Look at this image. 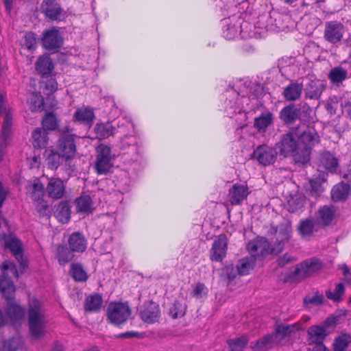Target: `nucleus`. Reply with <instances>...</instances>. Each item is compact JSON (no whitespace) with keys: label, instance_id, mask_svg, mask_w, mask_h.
<instances>
[{"label":"nucleus","instance_id":"obj_4","mask_svg":"<svg viewBox=\"0 0 351 351\" xmlns=\"http://www.w3.org/2000/svg\"><path fill=\"white\" fill-rule=\"evenodd\" d=\"M269 234L275 236L271 251L278 254L283 251L285 244L289 241L292 235V226L290 221L282 223L276 226L271 225Z\"/></svg>","mask_w":351,"mask_h":351},{"label":"nucleus","instance_id":"obj_50","mask_svg":"<svg viewBox=\"0 0 351 351\" xmlns=\"http://www.w3.org/2000/svg\"><path fill=\"white\" fill-rule=\"evenodd\" d=\"M254 262L248 258H241L237 265V271L239 274L243 276L249 274V271L253 268Z\"/></svg>","mask_w":351,"mask_h":351},{"label":"nucleus","instance_id":"obj_40","mask_svg":"<svg viewBox=\"0 0 351 351\" xmlns=\"http://www.w3.org/2000/svg\"><path fill=\"white\" fill-rule=\"evenodd\" d=\"M77 212L91 213L94 210L93 202L88 195H82L75 199Z\"/></svg>","mask_w":351,"mask_h":351},{"label":"nucleus","instance_id":"obj_55","mask_svg":"<svg viewBox=\"0 0 351 351\" xmlns=\"http://www.w3.org/2000/svg\"><path fill=\"white\" fill-rule=\"evenodd\" d=\"M324 180L321 177H317L309 180L311 194L317 195L324 191L322 184Z\"/></svg>","mask_w":351,"mask_h":351},{"label":"nucleus","instance_id":"obj_22","mask_svg":"<svg viewBox=\"0 0 351 351\" xmlns=\"http://www.w3.org/2000/svg\"><path fill=\"white\" fill-rule=\"evenodd\" d=\"M87 240L80 232L71 233L68 239V245L75 253H82L87 248Z\"/></svg>","mask_w":351,"mask_h":351},{"label":"nucleus","instance_id":"obj_41","mask_svg":"<svg viewBox=\"0 0 351 351\" xmlns=\"http://www.w3.org/2000/svg\"><path fill=\"white\" fill-rule=\"evenodd\" d=\"M349 191V184L343 182L339 183L332 188L331 191V197L335 202L344 200L348 197Z\"/></svg>","mask_w":351,"mask_h":351},{"label":"nucleus","instance_id":"obj_2","mask_svg":"<svg viewBox=\"0 0 351 351\" xmlns=\"http://www.w3.org/2000/svg\"><path fill=\"white\" fill-rule=\"evenodd\" d=\"M72 132L73 129L69 126L64 127L57 143V150L66 158V166L71 171L75 169L71 163L76 153L75 136Z\"/></svg>","mask_w":351,"mask_h":351},{"label":"nucleus","instance_id":"obj_6","mask_svg":"<svg viewBox=\"0 0 351 351\" xmlns=\"http://www.w3.org/2000/svg\"><path fill=\"white\" fill-rule=\"evenodd\" d=\"M311 111V108L306 103L298 105L291 103L280 110L279 119L285 125H290L300 119L303 114H309Z\"/></svg>","mask_w":351,"mask_h":351},{"label":"nucleus","instance_id":"obj_15","mask_svg":"<svg viewBox=\"0 0 351 351\" xmlns=\"http://www.w3.org/2000/svg\"><path fill=\"white\" fill-rule=\"evenodd\" d=\"M278 152L267 145L258 146L253 152V157L262 165L267 166L273 164L277 158Z\"/></svg>","mask_w":351,"mask_h":351},{"label":"nucleus","instance_id":"obj_64","mask_svg":"<svg viewBox=\"0 0 351 351\" xmlns=\"http://www.w3.org/2000/svg\"><path fill=\"white\" fill-rule=\"evenodd\" d=\"M2 269L3 271H6V270H10L12 274L16 276V277H18L19 276V274H18V271L16 268V266L13 263H11V262H5L2 264ZM4 271H3V273Z\"/></svg>","mask_w":351,"mask_h":351},{"label":"nucleus","instance_id":"obj_26","mask_svg":"<svg viewBox=\"0 0 351 351\" xmlns=\"http://www.w3.org/2000/svg\"><path fill=\"white\" fill-rule=\"evenodd\" d=\"M319 166L331 173L336 172L339 165L338 159L328 151H324L319 154Z\"/></svg>","mask_w":351,"mask_h":351},{"label":"nucleus","instance_id":"obj_25","mask_svg":"<svg viewBox=\"0 0 351 351\" xmlns=\"http://www.w3.org/2000/svg\"><path fill=\"white\" fill-rule=\"evenodd\" d=\"M274 114L269 111L263 112L258 117L254 119V127L259 132H264L269 127L274 125Z\"/></svg>","mask_w":351,"mask_h":351},{"label":"nucleus","instance_id":"obj_10","mask_svg":"<svg viewBox=\"0 0 351 351\" xmlns=\"http://www.w3.org/2000/svg\"><path fill=\"white\" fill-rule=\"evenodd\" d=\"M295 138L293 128H291L287 133L282 134L280 141L276 144L278 153L284 157L291 156L298 145Z\"/></svg>","mask_w":351,"mask_h":351},{"label":"nucleus","instance_id":"obj_18","mask_svg":"<svg viewBox=\"0 0 351 351\" xmlns=\"http://www.w3.org/2000/svg\"><path fill=\"white\" fill-rule=\"evenodd\" d=\"M160 316V311L158 304L148 301L143 305V308L140 312V317L143 322L147 324H153L158 322Z\"/></svg>","mask_w":351,"mask_h":351},{"label":"nucleus","instance_id":"obj_12","mask_svg":"<svg viewBox=\"0 0 351 351\" xmlns=\"http://www.w3.org/2000/svg\"><path fill=\"white\" fill-rule=\"evenodd\" d=\"M40 10L51 21H61L65 18V11L56 0H43Z\"/></svg>","mask_w":351,"mask_h":351},{"label":"nucleus","instance_id":"obj_44","mask_svg":"<svg viewBox=\"0 0 351 351\" xmlns=\"http://www.w3.org/2000/svg\"><path fill=\"white\" fill-rule=\"evenodd\" d=\"M249 341V338L246 335L230 339L227 340V344L230 348V351H243Z\"/></svg>","mask_w":351,"mask_h":351},{"label":"nucleus","instance_id":"obj_37","mask_svg":"<svg viewBox=\"0 0 351 351\" xmlns=\"http://www.w3.org/2000/svg\"><path fill=\"white\" fill-rule=\"evenodd\" d=\"M71 206L68 201H61L56 206L55 215L59 221L65 223L71 218Z\"/></svg>","mask_w":351,"mask_h":351},{"label":"nucleus","instance_id":"obj_60","mask_svg":"<svg viewBox=\"0 0 351 351\" xmlns=\"http://www.w3.org/2000/svg\"><path fill=\"white\" fill-rule=\"evenodd\" d=\"M237 34V29L234 25H228L223 29V35L228 40H231Z\"/></svg>","mask_w":351,"mask_h":351},{"label":"nucleus","instance_id":"obj_39","mask_svg":"<svg viewBox=\"0 0 351 351\" xmlns=\"http://www.w3.org/2000/svg\"><path fill=\"white\" fill-rule=\"evenodd\" d=\"M64 162L66 163V158L58 150L56 152L51 151L46 158L47 166L51 170L57 169ZM65 167L68 169L69 167L66 165Z\"/></svg>","mask_w":351,"mask_h":351},{"label":"nucleus","instance_id":"obj_36","mask_svg":"<svg viewBox=\"0 0 351 351\" xmlns=\"http://www.w3.org/2000/svg\"><path fill=\"white\" fill-rule=\"evenodd\" d=\"M311 149L298 144L295 148V151L293 152L291 156H293L296 163L305 165L310 161Z\"/></svg>","mask_w":351,"mask_h":351},{"label":"nucleus","instance_id":"obj_5","mask_svg":"<svg viewBox=\"0 0 351 351\" xmlns=\"http://www.w3.org/2000/svg\"><path fill=\"white\" fill-rule=\"evenodd\" d=\"M323 267V263L317 258L306 259L297 265L289 278L293 281L301 280L317 273Z\"/></svg>","mask_w":351,"mask_h":351},{"label":"nucleus","instance_id":"obj_11","mask_svg":"<svg viewBox=\"0 0 351 351\" xmlns=\"http://www.w3.org/2000/svg\"><path fill=\"white\" fill-rule=\"evenodd\" d=\"M4 245L9 249L15 257L22 269L27 267V264L23 258V250L21 241L14 235H5L3 237Z\"/></svg>","mask_w":351,"mask_h":351},{"label":"nucleus","instance_id":"obj_21","mask_svg":"<svg viewBox=\"0 0 351 351\" xmlns=\"http://www.w3.org/2000/svg\"><path fill=\"white\" fill-rule=\"evenodd\" d=\"M279 343L276 335L267 334L255 341L250 343V348L254 351H269Z\"/></svg>","mask_w":351,"mask_h":351},{"label":"nucleus","instance_id":"obj_14","mask_svg":"<svg viewBox=\"0 0 351 351\" xmlns=\"http://www.w3.org/2000/svg\"><path fill=\"white\" fill-rule=\"evenodd\" d=\"M63 40L60 31L53 27L43 32L41 43L49 51H58L62 47Z\"/></svg>","mask_w":351,"mask_h":351},{"label":"nucleus","instance_id":"obj_1","mask_svg":"<svg viewBox=\"0 0 351 351\" xmlns=\"http://www.w3.org/2000/svg\"><path fill=\"white\" fill-rule=\"evenodd\" d=\"M27 315L30 335L35 339H40L45 335L47 324L42 304L37 300L29 301Z\"/></svg>","mask_w":351,"mask_h":351},{"label":"nucleus","instance_id":"obj_7","mask_svg":"<svg viewBox=\"0 0 351 351\" xmlns=\"http://www.w3.org/2000/svg\"><path fill=\"white\" fill-rule=\"evenodd\" d=\"M293 132L298 139V144L311 149L319 142V136L313 127L299 125L293 127Z\"/></svg>","mask_w":351,"mask_h":351},{"label":"nucleus","instance_id":"obj_19","mask_svg":"<svg viewBox=\"0 0 351 351\" xmlns=\"http://www.w3.org/2000/svg\"><path fill=\"white\" fill-rule=\"evenodd\" d=\"M46 193L49 197L53 199H60L65 194V186L63 181L59 178H48L46 186Z\"/></svg>","mask_w":351,"mask_h":351},{"label":"nucleus","instance_id":"obj_32","mask_svg":"<svg viewBox=\"0 0 351 351\" xmlns=\"http://www.w3.org/2000/svg\"><path fill=\"white\" fill-rule=\"evenodd\" d=\"M116 127L113 122L98 123L95 125L94 132L98 139L107 138L115 133Z\"/></svg>","mask_w":351,"mask_h":351},{"label":"nucleus","instance_id":"obj_54","mask_svg":"<svg viewBox=\"0 0 351 351\" xmlns=\"http://www.w3.org/2000/svg\"><path fill=\"white\" fill-rule=\"evenodd\" d=\"M185 314V309L182 304L178 301H174L169 308V315L173 319L182 317Z\"/></svg>","mask_w":351,"mask_h":351},{"label":"nucleus","instance_id":"obj_9","mask_svg":"<svg viewBox=\"0 0 351 351\" xmlns=\"http://www.w3.org/2000/svg\"><path fill=\"white\" fill-rule=\"evenodd\" d=\"M247 249L254 258H264L268 254H276L271 251L268 240L264 237H257L251 240L247 245Z\"/></svg>","mask_w":351,"mask_h":351},{"label":"nucleus","instance_id":"obj_17","mask_svg":"<svg viewBox=\"0 0 351 351\" xmlns=\"http://www.w3.org/2000/svg\"><path fill=\"white\" fill-rule=\"evenodd\" d=\"M304 90V85L298 80H291L290 83L284 88L282 95L285 100L288 102H295L300 99Z\"/></svg>","mask_w":351,"mask_h":351},{"label":"nucleus","instance_id":"obj_61","mask_svg":"<svg viewBox=\"0 0 351 351\" xmlns=\"http://www.w3.org/2000/svg\"><path fill=\"white\" fill-rule=\"evenodd\" d=\"M303 204L298 201V199H293L289 201V211L290 213H298L302 210Z\"/></svg>","mask_w":351,"mask_h":351},{"label":"nucleus","instance_id":"obj_49","mask_svg":"<svg viewBox=\"0 0 351 351\" xmlns=\"http://www.w3.org/2000/svg\"><path fill=\"white\" fill-rule=\"evenodd\" d=\"M37 35L32 32H25L23 38L21 46L27 50H34L37 46Z\"/></svg>","mask_w":351,"mask_h":351},{"label":"nucleus","instance_id":"obj_20","mask_svg":"<svg viewBox=\"0 0 351 351\" xmlns=\"http://www.w3.org/2000/svg\"><path fill=\"white\" fill-rule=\"evenodd\" d=\"M337 210L332 205L321 206L315 215V221L322 226L330 225L335 219Z\"/></svg>","mask_w":351,"mask_h":351},{"label":"nucleus","instance_id":"obj_52","mask_svg":"<svg viewBox=\"0 0 351 351\" xmlns=\"http://www.w3.org/2000/svg\"><path fill=\"white\" fill-rule=\"evenodd\" d=\"M12 125V116L10 112H6L4 115V119L2 125V135L4 138V141H5L10 134Z\"/></svg>","mask_w":351,"mask_h":351},{"label":"nucleus","instance_id":"obj_57","mask_svg":"<svg viewBox=\"0 0 351 351\" xmlns=\"http://www.w3.org/2000/svg\"><path fill=\"white\" fill-rule=\"evenodd\" d=\"M297 261V258L289 253H285L280 256L276 260V264L279 267H284L287 265L291 264Z\"/></svg>","mask_w":351,"mask_h":351},{"label":"nucleus","instance_id":"obj_51","mask_svg":"<svg viewBox=\"0 0 351 351\" xmlns=\"http://www.w3.org/2000/svg\"><path fill=\"white\" fill-rule=\"evenodd\" d=\"M3 347L0 348V351H16L20 346L21 339L18 337H12L8 341H1Z\"/></svg>","mask_w":351,"mask_h":351},{"label":"nucleus","instance_id":"obj_47","mask_svg":"<svg viewBox=\"0 0 351 351\" xmlns=\"http://www.w3.org/2000/svg\"><path fill=\"white\" fill-rule=\"evenodd\" d=\"M345 292L344 285L339 282L335 285V288L333 291L328 289L326 291V295L328 299L335 302H339L342 300V296Z\"/></svg>","mask_w":351,"mask_h":351},{"label":"nucleus","instance_id":"obj_28","mask_svg":"<svg viewBox=\"0 0 351 351\" xmlns=\"http://www.w3.org/2000/svg\"><path fill=\"white\" fill-rule=\"evenodd\" d=\"M326 85L319 80H311L305 88V97L311 99H319Z\"/></svg>","mask_w":351,"mask_h":351},{"label":"nucleus","instance_id":"obj_34","mask_svg":"<svg viewBox=\"0 0 351 351\" xmlns=\"http://www.w3.org/2000/svg\"><path fill=\"white\" fill-rule=\"evenodd\" d=\"M103 298L99 293H93L87 296L85 299L84 307L86 312L95 313L101 309Z\"/></svg>","mask_w":351,"mask_h":351},{"label":"nucleus","instance_id":"obj_62","mask_svg":"<svg viewBox=\"0 0 351 351\" xmlns=\"http://www.w3.org/2000/svg\"><path fill=\"white\" fill-rule=\"evenodd\" d=\"M117 338L120 339H130V338H140L141 337V335L138 332H134V331H128L125 332L119 333L117 335H116Z\"/></svg>","mask_w":351,"mask_h":351},{"label":"nucleus","instance_id":"obj_30","mask_svg":"<svg viewBox=\"0 0 351 351\" xmlns=\"http://www.w3.org/2000/svg\"><path fill=\"white\" fill-rule=\"evenodd\" d=\"M8 302L5 306V313L10 319L15 322L23 320L27 312L26 308L12 302V300Z\"/></svg>","mask_w":351,"mask_h":351},{"label":"nucleus","instance_id":"obj_58","mask_svg":"<svg viewBox=\"0 0 351 351\" xmlns=\"http://www.w3.org/2000/svg\"><path fill=\"white\" fill-rule=\"evenodd\" d=\"M35 202L36 210L40 216H50L51 211L49 210V205L46 201L42 199Z\"/></svg>","mask_w":351,"mask_h":351},{"label":"nucleus","instance_id":"obj_24","mask_svg":"<svg viewBox=\"0 0 351 351\" xmlns=\"http://www.w3.org/2000/svg\"><path fill=\"white\" fill-rule=\"evenodd\" d=\"M246 186L234 184L229 190L230 202L232 205L240 204L248 195Z\"/></svg>","mask_w":351,"mask_h":351},{"label":"nucleus","instance_id":"obj_13","mask_svg":"<svg viewBox=\"0 0 351 351\" xmlns=\"http://www.w3.org/2000/svg\"><path fill=\"white\" fill-rule=\"evenodd\" d=\"M345 33L343 25L337 21H328L325 24L324 33V39L330 43H339Z\"/></svg>","mask_w":351,"mask_h":351},{"label":"nucleus","instance_id":"obj_8","mask_svg":"<svg viewBox=\"0 0 351 351\" xmlns=\"http://www.w3.org/2000/svg\"><path fill=\"white\" fill-rule=\"evenodd\" d=\"M97 156L95 167L98 174L107 173L112 165L111 162V149L109 146L101 144L97 149Z\"/></svg>","mask_w":351,"mask_h":351},{"label":"nucleus","instance_id":"obj_63","mask_svg":"<svg viewBox=\"0 0 351 351\" xmlns=\"http://www.w3.org/2000/svg\"><path fill=\"white\" fill-rule=\"evenodd\" d=\"M225 271L229 280H233L237 276V267L235 268L232 265L226 267Z\"/></svg>","mask_w":351,"mask_h":351},{"label":"nucleus","instance_id":"obj_53","mask_svg":"<svg viewBox=\"0 0 351 351\" xmlns=\"http://www.w3.org/2000/svg\"><path fill=\"white\" fill-rule=\"evenodd\" d=\"M324 296L320 294L318 291L315 292L313 295H306L304 298V304L306 306L310 305L318 306L323 303Z\"/></svg>","mask_w":351,"mask_h":351},{"label":"nucleus","instance_id":"obj_3","mask_svg":"<svg viewBox=\"0 0 351 351\" xmlns=\"http://www.w3.org/2000/svg\"><path fill=\"white\" fill-rule=\"evenodd\" d=\"M132 314V310L128 302H110L106 311L108 322L117 327L125 324Z\"/></svg>","mask_w":351,"mask_h":351},{"label":"nucleus","instance_id":"obj_23","mask_svg":"<svg viewBox=\"0 0 351 351\" xmlns=\"http://www.w3.org/2000/svg\"><path fill=\"white\" fill-rule=\"evenodd\" d=\"M0 292L7 301L12 300L14 298L15 287L14 282L5 272L0 276Z\"/></svg>","mask_w":351,"mask_h":351},{"label":"nucleus","instance_id":"obj_56","mask_svg":"<svg viewBox=\"0 0 351 351\" xmlns=\"http://www.w3.org/2000/svg\"><path fill=\"white\" fill-rule=\"evenodd\" d=\"M348 343V337L346 335L338 337L333 343L334 351H347Z\"/></svg>","mask_w":351,"mask_h":351},{"label":"nucleus","instance_id":"obj_29","mask_svg":"<svg viewBox=\"0 0 351 351\" xmlns=\"http://www.w3.org/2000/svg\"><path fill=\"white\" fill-rule=\"evenodd\" d=\"M310 344H323V341L327 336L326 330L323 326L314 325L309 327L307 331Z\"/></svg>","mask_w":351,"mask_h":351},{"label":"nucleus","instance_id":"obj_33","mask_svg":"<svg viewBox=\"0 0 351 351\" xmlns=\"http://www.w3.org/2000/svg\"><path fill=\"white\" fill-rule=\"evenodd\" d=\"M298 330L299 327L296 324L290 325L280 324L276 325L275 331L273 333L274 335H276V339H278V343H280L282 339L291 336L292 334L295 333Z\"/></svg>","mask_w":351,"mask_h":351},{"label":"nucleus","instance_id":"obj_43","mask_svg":"<svg viewBox=\"0 0 351 351\" xmlns=\"http://www.w3.org/2000/svg\"><path fill=\"white\" fill-rule=\"evenodd\" d=\"M348 78V71L341 66L332 69L328 73V79L334 84H339Z\"/></svg>","mask_w":351,"mask_h":351},{"label":"nucleus","instance_id":"obj_38","mask_svg":"<svg viewBox=\"0 0 351 351\" xmlns=\"http://www.w3.org/2000/svg\"><path fill=\"white\" fill-rule=\"evenodd\" d=\"M36 71L42 75H49L53 69V62L49 56H41L36 62Z\"/></svg>","mask_w":351,"mask_h":351},{"label":"nucleus","instance_id":"obj_46","mask_svg":"<svg viewBox=\"0 0 351 351\" xmlns=\"http://www.w3.org/2000/svg\"><path fill=\"white\" fill-rule=\"evenodd\" d=\"M34 146L38 148H44L47 145V135L43 128H36L32 133Z\"/></svg>","mask_w":351,"mask_h":351},{"label":"nucleus","instance_id":"obj_45","mask_svg":"<svg viewBox=\"0 0 351 351\" xmlns=\"http://www.w3.org/2000/svg\"><path fill=\"white\" fill-rule=\"evenodd\" d=\"M316 221L312 218H306L304 220L300 221L298 230L302 237H311L313 235V230Z\"/></svg>","mask_w":351,"mask_h":351},{"label":"nucleus","instance_id":"obj_59","mask_svg":"<svg viewBox=\"0 0 351 351\" xmlns=\"http://www.w3.org/2000/svg\"><path fill=\"white\" fill-rule=\"evenodd\" d=\"M207 288L204 284L197 282L192 292V295L196 298H201L203 294L206 295Z\"/></svg>","mask_w":351,"mask_h":351},{"label":"nucleus","instance_id":"obj_16","mask_svg":"<svg viewBox=\"0 0 351 351\" xmlns=\"http://www.w3.org/2000/svg\"><path fill=\"white\" fill-rule=\"evenodd\" d=\"M228 250V238L223 234H219L213 241L210 251V258L212 261L221 262L226 257Z\"/></svg>","mask_w":351,"mask_h":351},{"label":"nucleus","instance_id":"obj_35","mask_svg":"<svg viewBox=\"0 0 351 351\" xmlns=\"http://www.w3.org/2000/svg\"><path fill=\"white\" fill-rule=\"evenodd\" d=\"M74 253L69 247L60 244L57 246L56 257L60 265H64L73 259Z\"/></svg>","mask_w":351,"mask_h":351},{"label":"nucleus","instance_id":"obj_42","mask_svg":"<svg viewBox=\"0 0 351 351\" xmlns=\"http://www.w3.org/2000/svg\"><path fill=\"white\" fill-rule=\"evenodd\" d=\"M70 275L76 282H84L88 278V275L83 268L82 264L73 263L70 267Z\"/></svg>","mask_w":351,"mask_h":351},{"label":"nucleus","instance_id":"obj_31","mask_svg":"<svg viewBox=\"0 0 351 351\" xmlns=\"http://www.w3.org/2000/svg\"><path fill=\"white\" fill-rule=\"evenodd\" d=\"M27 191L29 197L34 200L37 202L43 199L45 195V188L43 184L38 179L34 180L29 182L27 186Z\"/></svg>","mask_w":351,"mask_h":351},{"label":"nucleus","instance_id":"obj_27","mask_svg":"<svg viewBox=\"0 0 351 351\" xmlns=\"http://www.w3.org/2000/svg\"><path fill=\"white\" fill-rule=\"evenodd\" d=\"M73 119L75 121L90 126L93 124L95 119V113L93 108L82 106L75 110Z\"/></svg>","mask_w":351,"mask_h":351},{"label":"nucleus","instance_id":"obj_48","mask_svg":"<svg viewBox=\"0 0 351 351\" xmlns=\"http://www.w3.org/2000/svg\"><path fill=\"white\" fill-rule=\"evenodd\" d=\"M42 125L46 131H54L58 128L59 123L56 115L53 112H49L43 117Z\"/></svg>","mask_w":351,"mask_h":351}]
</instances>
